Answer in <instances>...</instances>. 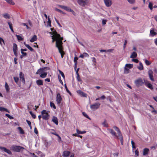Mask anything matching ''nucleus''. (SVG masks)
<instances>
[{
	"mask_svg": "<svg viewBox=\"0 0 157 157\" xmlns=\"http://www.w3.org/2000/svg\"><path fill=\"white\" fill-rule=\"evenodd\" d=\"M105 4L107 7L110 6L112 4V1L111 0H104Z\"/></svg>",
	"mask_w": 157,
	"mask_h": 157,
	"instance_id": "nucleus-14",
	"label": "nucleus"
},
{
	"mask_svg": "<svg viewBox=\"0 0 157 157\" xmlns=\"http://www.w3.org/2000/svg\"><path fill=\"white\" fill-rule=\"evenodd\" d=\"M34 132L36 134H37L38 133L37 129L36 127H35L34 129Z\"/></svg>",
	"mask_w": 157,
	"mask_h": 157,
	"instance_id": "nucleus-59",
	"label": "nucleus"
},
{
	"mask_svg": "<svg viewBox=\"0 0 157 157\" xmlns=\"http://www.w3.org/2000/svg\"><path fill=\"white\" fill-rule=\"evenodd\" d=\"M102 124L104 127H108V124L106 122V120H105V121L102 123Z\"/></svg>",
	"mask_w": 157,
	"mask_h": 157,
	"instance_id": "nucleus-41",
	"label": "nucleus"
},
{
	"mask_svg": "<svg viewBox=\"0 0 157 157\" xmlns=\"http://www.w3.org/2000/svg\"><path fill=\"white\" fill-rule=\"evenodd\" d=\"M59 72L61 75L62 77L64 78H65V76L63 72L61 71L60 70H59Z\"/></svg>",
	"mask_w": 157,
	"mask_h": 157,
	"instance_id": "nucleus-55",
	"label": "nucleus"
},
{
	"mask_svg": "<svg viewBox=\"0 0 157 157\" xmlns=\"http://www.w3.org/2000/svg\"><path fill=\"white\" fill-rule=\"evenodd\" d=\"M125 66L127 67H128L130 69L132 68L133 67V65L131 64H126L125 65Z\"/></svg>",
	"mask_w": 157,
	"mask_h": 157,
	"instance_id": "nucleus-38",
	"label": "nucleus"
},
{
	"mask_svg": "<svg viewBox=\"0 0 157 157\" xmlns=\"http://www.w3.org/2000/svg\"><path fill=\"white\" fill-rule=\"evenodd\" d=\"M48 24L49 25V26L50 27H51V21L50 20V19L48 17Z\"/></svg>",
	"mask_w": 157,
	"mask_h": 157,
	"instance_id": "nucleus-52",
	"label": "nucleus"
},
{
	"mask_svg": "<svg viewBox=\"0 0 157 157\" xmlns=\"http://www.w3.org/2000/svg\"><path fill=\"white\" fill-rule=\"evenodd\" d=\"M153 72L151 70H149L148 71V75L150 79L152 81H154V79L153 75Z\"/></svg>",
	"mask_w": 157,
	"mask_h": 157,
	"instance_id": "nucleus-10",
	"label": "nucleus"
},
{
	"mask_svg": "<svg viewBox=\"0 0 157 157\" xmlns=\"http://www.w3.org/2000/svg\"><path fill=\"white\" fill-rule=\"evenodd\" d=\"M135 83L137 87L143 85L144 82L141 78H139L135 81Z\"/></svg>",
	"mask_w": 157,
	"mask_h": 157,
	"instance_id": "nucleus-5",
	"label": "nucleus"
},
{
	"mask_svg": "<svg viewBox=\"0 0 157 157\" xmlns=\"http://www.w3.org/2000/svg\"><path fill=\"white\" fill-rule=\"evenodd\" d=\"M148 7L151 10H152L153 9V5L151 2H150L149 3Z\"/></svg>",
	"mask_w": 157,
	"mask_h": 157,
	"instance_id": "nucleus-45",
	"label": "nucleus"
},
{
	"mask_svg": "<svg viewBox=\"0 0 157 157\" xmlns=\"http://www.w3.org/2000/svg\"><path fill=\"white\" fill-rule=\"evenodd\" d=\"M77 75V76H76V78L77 80L79 82H81L82 81V80L81 79L79 75V74H76Z\"/></svg>",
	"mask_w": 157,
	"mask_h": 157,
	"instance_id": "nucleus-44",
	"label": "nucleus"
},
{
	"mask_svg": "<svg viewBox=\"0 0 157 157\" xmlns=\"http://www.w3.org/2000/svg\"><path fill=\"white\" fill-rule=\"evenodd\" d=\"M113 128L117 132L118 137L117 138L120 140L121 143L122 145L123 144V139L120 130L119 128L116 126H114Z\"/></svg>",
	"mask_w": 157,
	"mask_h": 157,
	"instance_id": "nucleus-2",
	"label": "nucleus"
},
{
	"mask_svg": "<svg viewBox=\"0 0 157 157\" xmlns=\"http://www.w3.org/2000/svg\"><path fill=\"white\" fill-rule=\"evenodd\" d=\"M42 118L45 120H47L48 119L49 115L45 110H43L41 112Z\"/></svg>",
	"mask_w": 157,
	"mask_h": 157,
	"instance_id": "nucleus-4",
	"label": "nucleus"
},
{
	"mask_svg": "<svg viewBox=\"0 0 157 157\" xmlns=\"http://www.w3.org/2000/svg\"><path fill=\"white\" fill-rule=\"evenodd\" d=\"M64 86H65V88L66 89V90L67 91V92L69 93L71 95V93L70 92V91L68 89L67 87V86H66V84H65L64 85Z\"/></svg>",
	"mask_w": 157,
	"mask_h": 157,
	"instance_id": "nucleus-46",
	"label": "nucleus"
},
{
	"mask_svg": "<svg viewBox=\"0 0 157 157\" xmlns=\"http://www.w3.org/2000/svg\"><path fill=\"white\" fill-rule=\"evenodd\" d=\"M127 43V41L126 40H125L124 41V44L123 45V48L124 49L126 47V45Z\"/></svg>",
	"mask_w": 157,
	"mask_h": 157,
	"instance_id": "nucleus-57",
	"label": "nucleus"
},
{
	"mask_svg": "<svg viewBox=\"0 0 157 157\" xmlns=\"http://www.w3.org/2000/svg\"><path fill=\"white\" fill-rule=\"evenodd\" d=\"M131 144L132 146V148H133L135 149L136 148L135 144L132 140L131 141Z\"/></svg>",
	"mask_w": 157,
	"mask_h": 157,
	"instance_id": "nucleus-49",
	"label": "nucleus"
},
{
	"mask_svg": "<svg viewBox=\"0 0 157 157\" xmlns=\"http://www.w3.org/2000/svg\"><path fill=\"white\" fill-rule=\"evenodd\" d=\"M47 75V73L46 72H44L42 73L40 75V77L42 78H45Z\"/></svg>",
	"mask_w": 157,
	"mask_h": 157,
	"instance_id": "nucleus-34",
	"label": "nucleus"
},
{
	"mask_svg": "<svg viewBox=\"0 0 157 157\" xmlns=\"http://www.w3.org/2000/svg\"><path fill=\"white\" fill-rule=\"evenodd\" d=\"M36 153L38 155H39L40 156L42 157H44L45 155L43 154V153H42L40 151H38L36 152Z\"/></svg>",
	"mask_w": 157,
	"mask_h": 157,
	"instance_id": "nucleus-31",
	"label": "nucleus"
},
{
	"mask_svg": "<svg viewBox=\"0 0 157 157\" xmlns=\"http://www.w3.org/2000/svg\"><path fill=\"white\" fill-rule=\"evenodd\" d=\"M78 58L77 56H75L74 58V61L75 62V65H77V60H78Z\"/></svg>",
	"mask_w": 157,
	"mask_h": 157,
	"instance_id": "nucleus-42",
	"label": "nucleus"
},
{
	"mask_svg": "<svg viewBox=\"0 0 157 157\" xmlns=\"http://www.w3.org/2000/svg\"><path fill=\"white\" fill-rule=\"evenodd\" d=\"M36 83L38 86L43 85V81L42 80L38 79L36 81Z\"/></svg>",
	"mask_w": 157,
	"mask_h": 157,
	"instance_id": "nucleus-20",
	"label": "nucleus"
},
{
	"mask_svg": "<svg viewBox=\"0 0 157 157\" xmlns=\"http://www.w3.org/2000/svg\"><path fill=\"white\" fill-rule=\"evenodd\" d=\"M150 33L152 36H153L156 34V33L154 31L153 29L150 31Z\"/></svg>",
	"mask_w": 157,
	"mask_h": 157,
	"instance_id": "nucleus-30",
	"label": "nucleus"
},
{
	"mask_svg": "<svg viewBox=\"0 0 157 157\" xmlns=\"http://www.w3.org/2000/svg\"><path fill=\"white\" fill-rule=\"evenodd\" d=\"M135 154L137 156H138L139 155V151L138 150H136L135 151Z\"/></svg>",
	"mask_w": 157,
	"mask_h": 157,
	"instance_id": "nucleus-56",
	"label": "nucleus"
},
{
	"mask_svg": "<svg viewBox=\"0 0 157 157\" xmlns=\"http://www.w3.org/2000/svg\"><path fill=\"white\" fill-rule=\"evenodd\" d=\"M3 17L6 19H8L10 18V16L8 13H5L3 15Z\"/></svg>",
	"mask_w": 157,
	"mask_h": 157,
	"instance_id": "nucleus-27",
	"label": "nucleus"
},
{
	"mask_svg": "<svg viewBox=\"0 0 157 157\" xmlns=\"http://www.w3.org/2000/svg\"><path fill=\"white\" fill-rule=\"evenodd\" d=\"M107 22V20L104 19H103L102 21V24L104 25L106 24V23Z\"/></svg>",
	"mask_w": 157,
	"mask_h": 157,
	"instance_id": "nucleus-61",
	"label": "nucleus"
},
{
	"mask_svg": "<svg viewBox=\"0 0 157 157\" xmlns=\"http://www.w3.org/2000/svg\"><path fill=\"white\" fill-rule=\"evenodd\" d=\"M54 37L57 40L56 44V46L63 45V43L62 41L63 40V37H61L60 35L58 33Z\"/></svg>",
	"mask_w": 157,
	"mask_h": 157,
	"instance_id": "nucleus-1",
	"label": "nucleus"
},
{
	"mask_svg": "<svg viewBox=\"0 0 157 157\" xmlns=\"http://www.w3.org/2000/svg\"><path fill=\"white\" fill-rule=\"evenodd\" d=\"M5 89L6 90V92H9L10 89L9 85H8L7 83L6 82V83H5Z\"/></svg>",
	"mask_w": 157,
	"mask_h": 157,
	"instance_id": "nucleus-26",
	"label": "nucleus"
},
{
	"mask_svg": "<svg viewBox=\"0 0 157 157\" xmlns=\"http://www.w3.org/2000/svg\"><path fill=\"white\" fill-rule=\"evenodd\" d=\"M62 100V98L60 94L59 93L57 94L56 98V101L57 104L58 105H60Z\"/></svg>",
	"mask_w": 157,
	"mask_h": 157,
	"instance_id": "nucleus-9",
	"label": "nucleus"
},
{
	"mask_svg": "<svg viewBox=\"0 0 157 157\" xmlns=\"http://www.w3.org/2000/svg\"><path fill=\"white\" fill-rule=\"evenodd\" d=\"M78 4L82 6H84L88 3V0H77Z\"/></svg>",
	"mask_w": 157,
	"mask_h": 157,
	"instance_id": "nucleus-7",
	"label": "nucleus"
},
{
	"mask_svg": "<svg viewBox=\"0 0 157 157\" xmlns=\"http://www.w3.org/2000/svg\"><path fill=\"white\" fill-rule=\"evenodd\" d=\"M137 56V54L135 52H133L130 56V58H136Z\"/></svg>",
	"mask_w": 157,
	"mask_h": 157,
	"instance_id": "nucleus-24",
	"label": "nucleus"
},
{
	"mask_svg": "<svg viewBox=\"0 0 157 157\" xmlns=\"http://www.w3.org/2000/svg\"><path fill=\"white\" fill-rule=\"evenodd\" d=\"M6 116L10 119H12L13 117L8 114H6Z\"/></svg>",
	"mask_w": 157,
	"mask_h": 157,
	"instance_id": "nucleus-58",
	"label": "nucleus"
},
{
	"mask_svg": "<svg viewBox=\"0 0 157 157\" xmlns=\"http://www.w3.org/2000/svg\"><path fill=\"white\" fill-rule=\"evenodd\" d=\"M9 4L14 5L15 3L12 0H5Z\"/></svg>",
	"mask_w": 157,
	"mask_h": 157,
	"instance_id": "nucleus-35",
	"label": "nucleus"
},
{
	"mask_svg": "<svg viewBox=\"0 0 157 157\" xmlns=\"http://www.w3.org/2000/svg\"><path fill=\"white\" fill-rule=\"evenodd\" d=\"M0 149L1 150L4 151L5 152L7 153L9 155H11L12 154L11 151L10 150L6 148L5 147H0Z\"/></svg>",
	"mask_w": 157,
	"mask_h": 157,
	"instance_id": "nucleus-12",
	"label": "nucleus"
},
{
	"mask_svg": "<svg viewBox=\"0 0 157 157\" xmlns=\"http://www.w3.org/2000/svg\"><path fill=\"white\" fill-rule=\"evenodd\" d=\"M147 87L151 89V90L153 89V86L152 84L150 83H148L147 86Z\"/></svg>",
	"mask_w": 157,
	"mask_h": 157,
	"instance_id": "nucleus-39",
	"label": "nucleus"
},
{
	"mask_svg": "<svg viewBox=\"0 0 157 157\" xmlns=\"http://www.w3.org/2000/svg\"><path fill=\"white\" fill-rule=\"evenodd\" d=\"M132 61L136 63H138L139 62V60L138 59L133 58L132 59Z\"/></svg>",
	"mask_w": 157,
	"mask_h": 157,
	"instance_id": "nucleus-54",
	"label": "nucleus"
},
{
	"mask_svg": "<svg viewBox=\"0 0 157 157\" xmlns=\"http://www.w3.org/2000/svg\"><path fill=\"white\" fill-rule=\"evenodd\" d=\"M51 131H52L50 132L51 134L54 135H55V134H57L56 133L55 130L54 129H52L51 130Z\"/></svg>",
	"mask_w": 157,
	"mask_h": 157,
	"instance_id": "nucleus-47",
	"label": "nucleus"
},
{
	"mask_svg": "<svg viewBox=\"0 0 157 157\" xmlns=\"http://www.w3.org/2000/svg\"><path fill=\"white\" fill-rule=\"evenodd\" d=\"M140 66L138 67V69L140 70H143L144 67L142 64L141 62L140 63Z\"/></svg>",
	"mask_w": 157,
	"mask_h": 157,
	"instance_id": "nucleus-36",
	"label": "nucleus"
},
{
	"mask_svg": "<svg viewBox=\"0 0 157 157\" xmlns=\"http://www.w3.org/2000/svg\"><path fill=\"white\" fill-rule=\"evenodd\" d=\"M19 77L21 80L22 83L23 84L25 83V80L24 77V74L22 72H20L19 74Z\"/></svg>",
	"mask_w": 157,
	"mask_h": 157,
	"instance_id": "nucleus-11",
	"label": "nucleus"
},
{
	"mask_svg": "<svg viewBox=\"0 0 157 157\" xmlns=\"http://www.w3.org/2000/svg\"><path fill=\"white\" fill-rule=\"evenodd\" d=\"M11 149L14 151L19 152L25 148L21 146L13 145L11 146Z\"/></svg>",
	"mask_w": 157,
	"mask_h": 157,
	"instance_id": "nucleus-3",
	"label": "nucleus"
},
{
	"mask_svg": "<svg viewBox=\"0 0 157 157\" xmlns=\"http://www.w3.org/2000/svg\"><path fill=\"white\" fill-rule=\"evenodd\" d=\"M18 129L19 131L20 134H23L25 133L24 131L23 130V129L21 127H18Z\"/></svg>",
	"mask_w": 157,
	"mask_h": 157,
	"instance_id": "nucleus-32",
	"label": "nucleus"
},
{
	"mask_svg": "<svg viewBox=\"0 0 157 157\" xmlns=\"http://www.w3.org/2000/svg\"><path fill=\"white\" fill-rule=\"evenodd\" d=\"M77 92L81 96L83 97H86L87 94L84 93L81 90H78L77 91Z\"/></svg>",
	"mask_w": 157,
	"mask_h": 157,
	"instance_id": "nucleus-16",
	"label": "nucleus"
},
{
	"mask_svg": "<svg viewBox=\"0 0 157 157\" xmlns=\"http://www.w3.org/2000/svg\"><path fill=\"white\" fill-rule=\"evenodd\" d=\"M26 121L27 123L29 125V127H30V128L31 129L32 128V126H31V122L28 120H26Z\"/></svg>",
	"mask_w": 157,
	"mask_h": 157,
	"instance_id": "nucleus-51",
	"label": "nucleus"
},
{
	"mask_svg": "<svg viewBox=\"0 0 157 157\" xmlns=\"http://www.w3.org/2000/svg\"><path fill=\"white\" fill-rule=\"evenodd\" d=\"M52 121L54 123L57 125L58 124V119L56 117L53 116V117L52 119Z\"/></svg>",
	"mask_w": 157,
	"mask_h": 157,
	"instance_id": "nucleus-17",
	"label": "nucleus"
},
{
	"mask_svg": "<svg viewBox=\"0 0 157 157\" xmlns=\"http://www.w3.org/2000/svg\"><path fill=\"white\" fill-rule=\"evenodd\" d=\"M130 4H133L135 2V0H127Z\"/></svg>",
	"mask_w": 157,
	"mask_h": 157,
	"instance_id": "nucleus-48",
	"label": "nucleus"
},
{
	"mask_svg": "<svg viewBox=\"0 0 157 157\" xmlns=\"http://www.w3.org/2000/svg\"><path fill=\"white\" fill-rule=\"evenodd\" d=\"M21 53L22 54V55L23 56H26L27 55V54L26 52H21Z\"/></svg>",
	"mask_w": 157,
	"mask_h": 157,
	"instance_id": "nucleus-64",
	"label": "nucleus"
},
{
	"mask_svg": "<svg viewBox=\"0 0 157 157\" xmlns=\"http://www.w3.org/2000/svg\"><path fill=\"white\" fill-rule=\"evenodd\" d=\"M101 105L99 103H95L90 106V109L93 110H95L98 109Z\"/></svg>",
	"mask_w": 157,
	"mask_h": 157,
	"instance_id": "nucleus-8",
	"label": "nucleus"
},
{
	"mask_svg": "<svg viewBox=\"0 0 157 157\" xmlns=\"http://www.w3.org/2000/svg\"><path fill=\"white\" fill-rule=\"evenodd\" d=\"M76 132L78 134H82L86 133V131H80L78 129H76Z\"/></svg>",
	"mask_w": 157,
	"mask_h": 157,
	"instance_id": "nucleus-33",
	"label": "nucleus"
},
{
	"mask_svg": "<svg viewBox=\"0 0 157 157\" xmlns=\"http://www.w3.org/2000/svg\"><path fill=\"white\" fill-rule=\"evenodd\" d=\"M124 72L127 73H128L129 72V69L127 67L124 68Z\"/></svg>",
	"mask_w": 157,
	"mask_h": 157,
	"instance_id": "nucleus-60",
	"label": "nucleus"
},
{
	"mask_svg": "<svg viewBox=\"0 0 157 157\" xmlns=\"http://www.w3.org/2000/svg\"><path fill=\"white\" fill-rule=\"evenodd\" d=\"M8 25H9L10 28V29H11V31L13 33L14 31H13V28L12 24V23L10 22H8Z\"/></svg>",
	"mask_w": 157,
	"mask_h": 157,
	"instance_id": "nucleus-28",
	"label": "nucleus"
},
{
	"mask_svg": "<svg viewBox=\"0 0 157 157\" xmlns=\"http://www.w3.org/2000/svg\"><path fill=\"white\" fill-rule=\"evenodd\" d=\"M13 79H14V80L15 82L16 83H17L18 81L19 80V78L17 77H13Z\"/></svg>",
	"mask_w": 157,
	"mask_h": 157,
	"instance_id": "nucleus-50",
	"label": "nucleus"
},
{
	"mask_svg": "<svg viewBox=\"0 0 157 157\" xmlns=\"http://www.w3.org/2000/svg\"><path fill=\"white\" fill-rule=\"evenodd\" d=\"M109 132L113 136L116 137L117 138L118 137V135H117L116 134L115 132L113 130L111 129H108Z\"/></svg>",
	"mask_w": 157,
	"mask_h": 157,
	"instance_id": "nucleus-15",
	"label": "nucleus"
},
{
	"mask_svg": "<svg viewBox=\"0 0 157 157\" xmlns=\"http://www.w3.org/2000/svg\"><path fill=\"white\" fill-rule=\"evenodd\" d=\"M82 114L85 117H86V118L90 120V118L89 117V116L87 115V114L85 113V112H83L82 113Z\"/></svg>",
	"mask_w": 157,
	"mask_h": 157,
	"instance_id": "nucleus-43",
	"label": "nucleus"
},
{
	"mask_svg": "<svg viewBox=\"0 0 157 157\" xmlns=\"http://www.w3.org/2000/svg\"><path fill=\"white\" fill-rule=\"evenodd\" d=\"M37 38L36 35H34L32 38L30 40V41L31 42H33L37 40Z\"/></svg>",
	"mask_w": 157,
	"mask_h": 157,
	"instance_id": "nucleus-22",
	"label": "nucleus"
},
{
	"mask_svg": "<svg viewBox=\"0 0 157 157\" xmlns=\"http://www.w3.org/2000/svg\"><path fill=\"white\" fill-rule=\"evenodd\" d=\"M52 42L53 43L55 41H57V40L53 36H52Z\"/></svg>",
	"mask_w": 157,
	"mask_h": 157,
	"instance_id": "nucleus-63",
	"label": "nucleus"
},
{
	"mask_svg": "<svg viewBox=\"0 0 157 157\" xmlns=\"http://www.w3.org/2000/svg\"><path fill=\"white\" fill-rule=\"evenodd\" d=\"M70 153V152L68 151H65L63 152V156L64 157L68 156Z\"/></svg>",
	"mask_w": 157,
	"mask_h": 157,
	"instance_id": "nucleus-21",
	"label": "nucleus"
},
{
	"mask_svg": "<svg viewBox=\"0 0 157 157\" xmlns=\"http://www.w3.org/2000/svg\"><path fill=\"white\" fill-rule=\"evenodd\" d=\"M13 52H17V44L14 43L13 44Z\"/></svg>",
	"mask_w": 157,
	"mask_h": 157,
	"instance_id": "nucleus-25",
	"label": "nucleus"
},
{
	"mask_svg": "<svg viewBox=\"0 0 157 157\" xmlns=\"http://www.w3.org/2000/svg\"><path fill=\"white\" fill-rule=\"evenodd\" d=\"M24 44L25 45V46L31 52L34 51V49H33L31 47H30L29 45L26 44L25 42L24 43Z\"/></svg>",
	"mask_w": 157,
	"mask_h": 157,
	"instance_id": "nucleus-23",
	"label": "nucleus"
},
{
	"mask_svg": "<svg viewBox=\"0 0 157 157\" xmlns=\"http://www.w3.org/2000/svg\"><path fill=\"white\" fill-rule=\"evenodd\" d=\"M145 62L146 64L147 65H148V66L149 65L151 64V63H150V62H149L147 59H145Z\"/></svg>",
	"mask_w": 157,
	"mask_h": 157,
	"instance_id": "nucleus-53",
	"label": "nucleus"
},
{
	"mask_svg": "<svg viewBox=\"0 0 157 157\" xmlns=\"http://www.w3.org/2000/svg\"><path fill=\"white\" fill-rule=\"evenodd\" d=\"M59 50V52L60 53L62 58L63 57L64 55L65 54L64 52L63 51V45L56 46Z\"/></svg>",
	"mask_w": 157,
	"mask_h": 157,
	"instance_id": "nucleus-6",
	"label": "nucleus"
},
{
	"mask_svg": "<svg viewBox=\"0 0 157 157\" xmlns=\"http://www.w3.org/2000/svg\"><path fill=\"white\" fill-rule=\"evenodd\" d=\"M58 78L59 79V81L60 82L61 84H62V85H63V81H62V80H61V77L60 76H58Z\"/></svg>",
	"mask_w": 157,
	"mask_h": 157,
	"instance_id": "nucleus-62",
	"label": "nucleus"
},
{
	"mask_svg": "<svg viewBox=\"0 0 157 157\" xmlns=\"http://www.w3.org/2000/svg\"><path fill=\"white\" fill-rule=\"evenodd\" d=\"M16 36L17 37V39L21 41V40H23V38L21 36L19 35H16Z\"/></svg>",
	"mask_w": 157,
	"mask_h": 157,
	"instance_id": "nucleus-40",
	"label": "nucleus"
},
{
	"mask_svg": "<svg viewBox=\"0 0 157 157\" xmlns=\"http://www.w3.org/2000/svg\"><path fill=\"white\" fill-rule=\"evenodd\" d=\"M44 71V68H40V69H38L37 72L36 73V75H41Z\"/></svg>",
	"mask_w": 157,
	"mask_h": 157,
	"instance_id": "nucleus-18",
	"label": "nucleus"
},
{
	"mask_svg": "<svg viewBox=\"0 0 157 157\" xmlns=\"http://www.w3.org/2000/svg\"><path fill=\"white\" fill-rule=\"evenodd\" d=\"M59 7H60V8H61L63 9V10H65L66 11L69 12H70V11L71 10V9L70 8L68 7L63 6V5H59Z\"/></svg>",
	"mask_w": 157,
	"mask_h": 157,
	"instance_id": "nucleus-13",
	"label": "nucleus"
},
{
	"mask_svg": "<svg viewBox=\"0 0 157 157\" xmlns=\"http://www.w3.org/2000/svg\"><path fill=\"white\" fill-rule=\"evenodd\" d=\"M50 105L51 107L53 108L54 109H56V107L55 105V104L52 102H50Z\"/></svg>",
	"mask_w": 157,
	"mask_h": 157,
	"instance_id": "nucleus-37",
	"label": "nucleus"
},
{
	"mask_svg": "<svg viewBox=\"0 0 157 157\" xmlns=\"http://www.w3.org/2000/svg\"><path fill=\"white\" fill-rule=\"evenodd\" d=\"M149 151V150L148 148H144L143 150V155H145L148 154Z\"/></svg>",
	"mask_w": 157,
	"mask_h": 157,
	"instance_id": "nucleus-19",
	"label": "nucleus"
},
{
	"mask_svg": "<svg viewBox=\"0 0 157 157\" xmlns=\"http://www.w3.org/2000/svg\"><path fill=\"white\" fill-rule=\"evenodd\" d=\"M0 111H6L7 112L9 113V111L7 109L2 107H0Z\"/></svg>",
	"mask_w": 157,
	"mask_h": 157,
	"instance_id": "nucleus-29",
	"label": "nucleus"
}]
</instances>
